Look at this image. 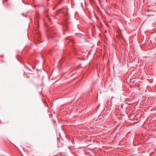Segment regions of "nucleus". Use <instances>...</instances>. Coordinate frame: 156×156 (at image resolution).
<instances>
[{"label": "nucleus", "mask_w": 156, "mask_h": 156, "mask_svg": "<svg viewBox=\"0 0 156 156\" xmlns=\"http://www.w3.org/2000/svg\"><path fill=\"white\" fill-rule=\"evenodd\" d=\"M65 42L66 45H67L69 44H72L74 42L73 40H72L70 37H66L65 39Z\"/></svg>", "instance_id": "nucleus-1"}, {"label": "nucleus", "mask_w": 156, "mask_h": 156, "mask_svg": "<svg viewBox=\"0 0 156 156\" xmlns=\"http://www.w3.org/2000/svg\"><path fill=\"white\" fill-rule=\"evenodd\" d=\"M32 156H34V155H32Z\"/></svg>", "instance_id": "nucleus-6"}, {"label": "nucleus", "mask_w": 156, "mask_h": 156, "mask_svg": "<svg viewBox=\"0 0 156 156\" xmlns=\"http://www.w3.org/2000/svg\"><path fill=\"white\" fill-rule=\"evenodd\" d=\"M113 98V97H112V98H111V100H112V99Z\"/></svg>", "instance_id": "nucleus-5"}, {"label": "nucleus", "mask_w": 156, "mask_h": 156, "mask_svg": "<svg viewBox=\"0 0 156 156\" xmlns=\"http://www.w3.org/2000/svg\"><path fill=\"white\" fill-rule=\"evenodd\" d=\"M39 38H40V35H39Z\"/></svg>", "instance_id": "nucleus-4"}, {"label": "nucleus", "mask_w": 156, "mask_h": 156, "mask_svg": "<svg viewBox=\"0 0 156 156\" xmlns=\"http://www.w3.org/2000/svg\"><path fill=\"white\" fill-rule=\"evenodd\" d=\"M57 140L58 142H59L60 141V139L58 137L57 138Z\"/></svg>", "instance_id": "nucleus-2"}, {"label": "nucleus", "mask_w": 156, "mask_h": 156, "mask_svg": "<svg viewBox=\"0 0 156 156\" xmlns=\"http://www.w3.org/2000/svg\"><path fill=\"white\" fill-rule=\"evenodd\" d=\"M42 93V91H41L39 92V93L40 94H41Z\"/></svg>", "instance_id": "nucleus-3"}]
</instances>
